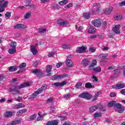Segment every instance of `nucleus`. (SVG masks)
<instances>
[{"mask_svg":"<svg viewBox=\"0 0 125 125\" xmlns=\"http://www.w3.org/2000/svg\"><path fill=\"white\" fill-rule=\"evenodd\" d=\"M29 85H31V83L30 82H26L18 86H15L14 88H10L9 91L10 92H12V94L13 95H16V94H18L20 92L19 89L27 87V86H29Z\"/></svg>","mask_w":125,"mask_h":125,"instance_id":"f257e3e1","label":"nucleus"},{"mask_svg":"<svg viewBox=\"0 0 125 125\" xmlns=\"http://www.w3.org/2000/svg\"><path fill=\"white\" fill-rule=\"evenodd\" d=\"M47 88V85H44L39 88L38 91H36L35 92L33 93L31 96L29 97V99H34L38 96V94H41L42 91L45 90Z\"/></svg>","mask_w":125,"mask_h":125,"instance_id":"f03ea898","label":"nucleus"},{"mask_svg":"<svg viewBox=\"0 0 125 125\" xmlns=\"http://www.w3.org/2000/svg\"><path fill=\"white\" fill-rule=\"evenodd\" d=\"M31 73H32V74H34V75H35V76H37V77H38L39 78H42V76H43V74H44L43 73V71L38 69L33 70L32 71H31Z\"/></svg>","mask_w":125,"mask_h":125,"instance_id":"7ed1b4c3","label":"nucleus"},{"mask_svg":"<svg viewBox=\"0 0 125 125\" xmlns=\"http://www.w3.org/2000/svg\"><path fill=\"white\" fill-rule=\"evenodd\" d=\"M102 22V20L97 19L93 20L91 21V23L94 26V27H96L97 28H99L100 26H101V22Z\"/></svg>","mask_w":125,"mask_h":125,"instance_id":"20e7f679","label":"nucleus"},{"mask_svg":"<svg viewBox=\"0 0 125 125\" xmlns=\"http://www.w3.org/2000/svg\"><path fill=\"white\" fill-rule=\"evenodd\" d=\"M68 74H64L62 75H53L51 77V79L52 81H55L56 80H58L59 79H63V78H67Z\"/></svg>","mask_w":125,"mask_h":125,"instance_id":"39448f33","label":"nucleus"},{"mask_svg":"<svg viewBox=\"0 0 125 125\" xmlns=\"http://www.w3.org/2000/svg\"><path fill=\"white\" fill-rule=\"evenodd\" d=\"M79 97L86 99L87 100H90V99H91V95L88 93H83L79 95Z\"/></svg>","mask_w":125,"mask_h":125,"instance_id":"423d86ee","label":"nucleus"},{"mask_svg":"<svg viewBox=\"0 0 125 125\" xmlns=\"http://www.w3.org/2000/svg\"><path fill=\"white\" fill-rule=\"evenodd\" d=\"M116 108V111L118 112V113H123L125 110V107L120 104H117Z\"/></svg>","mask_w":125,"mask_h":125,"instance_id":"0eeeda50","label":"nucleus"},{"mask_svg":"<svg viewBox=\"0 0 125 125\" xmlns=\"http://www.w3.org/2000/svg\"><path fill=\"white\" fill-rule=\"evenodd\" d=\"M7 4H8V2L7 1H5V0H0V8H5L7 7Z\"/></svg>","mask_w":125,"mask_h":125,"instance_id":"6e6552de","label":"nucleus"},{"mask_svg":"<svg viewBox=\"0 0 125 125\" xmlns=\"http://www.w3.org/2000/svg\"><path fill=\"white\" fill-rule=\"evenodd\" d=\"M66 83H67L66 81H63L62 83L56 82L53 83V85H54L56 87H61L64 86Z\"/></svg>","mask_w":125,"mask_h":125,"instance_id":"1a4fd4ad","label":"nucleus"},{"mask_svg":"<svg viewBox=\"0 0 125 125\" xmlns=\"http://www.w3.org/2000/svg\"><path fill=\"white\" fill-rule=\"evenodd\" d=\"M26 63L23 62L20 65L19 68H20V70L18 71V73H22V72H24V71H26Z\"/></svg>","mask_w":125,"mask_h":125,"instance_id":"9d476101","label":"nucleus"},{"mask_svg":"<svg viewBox=\"0 0 125 125\" xmlns=\"http://www.w3.org/2000/svg\"><path fill=\"white\" fill-rule=\"evenodd\" d=\"M85 52V47L81 46L77 48L76 52L77 53H83Z\"/></svg>","mask_w":125,"mask_h":125,"instance_id":"9b49d317","label":"nucleus"},{"mask_svg":"<svg viewBox=\"0 0 125 125\" xmlns=\"http://www.w3.org/2000/svg\"><path fill=\"white\" fill-rule=\"evenodd\" d=\"M27 26L23 24H17L14 26V29H26Z\"/></svg>","mask_w":125,"mask_h":125,"instance_id":"f8f14e48","label":"nucleus"},{"mask_svg":"<svg viewBox=\"0 0 125 125\" xmlns=\"http://www.w3.org/2000/svg\"><path fill=\"white\" fill-rule=\"evenodd\" d=\"M125 87V85L122 83L117 84L113 86V88L115 89H121Z\"/></svg>","mask_w":125,"mask_h":125,"instance_id":"ddd939ff","label":"nucleus"},{"mask_svg":"<svg viewBox=\"0 0 125 125\" xmlns=\"http://www.w3.org/2000/svg\"><path fill=\"white\" fill-rule=\"evenodd\" d=\"M66 66L69 68H72V67H73L74 66V63H73V61L68 58L66 59Z\"/></svg>","mask_w":125,"mask_h":125,"instance_id":"4468645a","label":"nucleus"},{"mask_svg":"<svg viewBox=\"0 0 125 125\" xmlns=\"http://www.w3.org/2000/svg\"><path fill=\"white\" fill-rule=\"evenodd\" d=\"M98 105H93L89 108V112L90 114H92L93 112H95L96 110H98Z\"/></svg>","mask_w":125,"mask_h":125,"instance_id":"2eb2a0df","label":"nucleus"},{"mask_svg":"<svg viewBox=\"0 0 125 125\" xmlns=\"http://www.w3.org/2000/svg\"><path fill=\"white\" fill-rule=\"evenodd\" d=\"M120 25H116L115 26L113 27V32H114V33L117 35L120 34V33H121V31H120Z\"/></svg>","mask_w":125,"mask_h":125,"instance_id":"dca6fc26","label":"nucleus"},{"mask_svg":"<svg viewBox=\"0 0 125 125\" xmlns=\"http://www.w3.org/2000/svg\"><path fill=\"white\" fill-rule=\"evenodd\" d=\"M57 23L60 25V26H65V25H68V21H63L62 20H58Z\"/></svg>","mask_w":125,"mask_h":125,"instance_id":"f3484780","label":"nucleus"},{"mask_svg":"<svg viewBox=\"0 0 125 125\" xmlns=\"http://www.w3.org/2000/svg\"><path fill=\"white\" fill-rule=\"evenodd\" d=\"M42 114V112L41 111H39L38 113L39 117H37V121H42V120H43V117L44 116H46V113H44V114L41 115Z\"/></svg>","mask_w":125,"mask_h":125,"instance_id":"a211bd4d","label":"nucleus"},{"mask_svg":"<svg viewBox=\"0 0 125 125\" xmlns=\"http://www.w3.org/2000/svg\"><path fill=\"white\" fill-rule=\"evenodd\" d=\"M25 107V105L23 104L22 103H19L17 104H16L14 106V109H20L21 108H24Z\"/></svg>","mask_w":125,"mask_h":125,"instance_id":"6ab92c4d","label":"nucleus"},{"mask_svg":"<svg viewBox=\"0 0 125 125\" xmlns=\"http://www.w3.org/2000/svg\"><path fill=\"white\" fill-rule=\"evenodd\" d=\"M30 50L34 55H36V54L38 53V50H37V48L33 45L31 46Z\"/></svg>","mask_w":125,"mask_h":125,"instance_id":"aec40b11","label":"nucleus"},{"mask_svg":"<svg viewBox=\"0 0 125 125\" xmlns=\"http://www.w3.org/2000/svg\"><path fill=\"white\" fill-rule=\"evenodd\" d=\"M12 115H13V113L11 111H7L4 114V116L5 118H10V117H12Z\"/></svg>","mask_w":125,"mask_h":125,"instance_id":"412c9836","label":"nucleus"},{"mask_svg":"<svg viewBox=\"0 0 125 125\" xmlns=\"http://www.w3.org/2000/svg\"><path fill=\"white\" fill-rule=\"evenodd\" d=\"M117 104H118L116 103V101H113L112 102H109L107 106L108 107H113V106H114V107H116Z\"/></svg>","mask_w":125,"mask_h":125,"instance_id":"4be33fe9","label":"nucleus"},{"mask_svg":"<svg viewBox=\"0 0 125 125\" xmlns=\"http://www.w3.org/2000/svg\"><path fill=\"white\" fill-rule=\"evenodd\" d=\"M112 11H113V7H110L109 8H106L105 10L104 13H105V14L109 15L110 14V13H111V12H112Z\"/></svg>","mask_w":125,"mask_h":125,"instance_id":"5701e85b","label":"nucleus"},{"mask_svg":"<svg viewBox=\"0 0 125 125\" xmlns=\"http://www.w3.org/2000/svg\"><path fill=\"white\" fill-rule=\"evenodd\" d=\"M58 124V122L57 120H54L53 121H49L47 123L46 125H57Z\"/></svg>","mask_w":125,"mask_h":125,"instance_id":"b1692460","label":"nucleus"},{"mask_svg":"<svg viewBox=\"0 0 125 125\" xmlns=\"http://www.w3.org/2000/svg\"><path fill=\"white\" fill-rule=\"evenodd\" d=\"M88 60L86 59H84L83 60H82V62H81V64L82 65H83V66H84L85 67L87 66V65H88Z\"/></svg>","mask_w":125,"mask_h":125,"instance_id":"393cba45","label":"nucleus"},{"mask_svg":"<svg viewBox=\"0 0 125 125\" xmlns=\"http://www.w3.org/2000/svg\"><path fill=\"white\" fill-rule=\"evenodd\" d=\"M18 68V66L17 65L12 66L9 68V70L10 71V72H15Z\"/></svg>","mask_w":125,"mask_h":125,"instance_id":"a878e982","label":"nucleus"},{"mask_svg":"<svg viewBox=\"0 0 125 125\" xmlns=\"http://www.w3.org/2000/svg\"><path fill=\"white\" fill-rule=\"evenodd\" d=\"M8 51L10 54H14V53H15V52H16V48H9Z\"/></svg>","mask_w":125,"mask_h":125,"instance_id":"bb28decb","label":"nucleus"},{"mask_svg":"<svg viewBox=\"0 0 125 125\" xmlns=\"http://www.w3.org/2000/svg\"><path fill=\"white\" fill-rule=\"evenodd\" d=\"M94 72L96 73H100L101 72V67L100 66H97L93 68Z\"/></svg>","mask_w":125,"mask_h":125,"instance_id":"cd10ccee","label":"nucleus"},{"mask_svg":"<svg viewBox=\"0 0 125 125\" xmlns=\"http://www.w3.org/2000/svg\"><path fill=\"white\" fill-rule=\"evenodd\" d=\"M27 112V109H23L22 110H19L18 112H17V116H20L21 114H24V113H26Z\"/></svg>","mask_w":125,"mask_h":125,"instance_id":"c85d7f7f","label":"nucleus"},{"mask_svg":"<svg viewBox=\"0 0 125 125\" xmlns=\"http://www.w3.org/2000/svg\"><path fill=\"white\" fill-rule=\"evenodd\" d=\"M91 81L93 83H97V82H98V79H97V78L95 76H92Z\"/></svg>","mask_w":125,"mask_h":125,"instance_id":"c756f323","label":"nucleus"},{"mask_svg":"<svg viewBox=\"0 0 125 125\" xmlns=\"http://www.w3.org/2000/svg\"><path fill=\"white\" fill-rule=\"evenodd\" d=\"M85 87L86 88H92V87H94V86H92V84L89 83H87L85 84Z\"/></svg>","mask_w":125,"mask_h":125,"instance_id":"7c9ffc66","label":"nucleus"},{"mask_svg":"<svg viewBox=\"0 0 125 125\" xmlns=\"http://www.w3.org/2000/svg\"><path fill=\"white\" fill-rule=\"evenodd\" d=\"M62 48H64V49H68V48H71L72 46L69 44H62Z\"/></svg>","mask_w":125,"mask_h":125,"instance_id":"2f4dec72","label":"nucleus"},{"mask_svg":"<svg viewBox=\"0 0 125 125\" xmlns=\"http://www.w3.org/2000/svg\"><path fill=\"white\" fill-rule=\"evenodd\" d=\"M46 67L47 68L46 69V72L47 73H50V72L51 71V69H52V65H47Z\"/></svg>","mask_w":125,"mask_h":125,"instance_id":"473e14b6","label":"nucleus"},{"mask_svg":"<svg viewBox=\"0 0 125 125\" xmlns=\"http://www.w3.org/2000/svg\"><path fill=\"white\" fill-rule=\"evenodd\" d=\"M36 118H37V114H33L32 115H31L28 119L30 120V121H34V120H35L36 119Z\"/></svg>","mask_w":125,"mask_h":125,"instance_id":"72a5a7b5","label":"nucleus"},{"mask_svg":"<svg viewBox=\"0 0 125 125\" xmlns=\"http://www.w3.org/2000/svg\"><path fill=\"white\" fill-rule=\"evenodd\" d=\"M10 45L12 48H16V46H17V42H11Z\"/></svg>","mask_w":125,"mask_h":125,"instance_id":"f704fd0d","label":"nucleus"},{"mask_svg":"<svg viewBox=\"0 0 125 125\" xmlns=\"http://www.w3.org/2000/svg\"><path fill=\"white\" fill-rule=\"evenodd\" d=\"M11 16V13L9 12H7L5 15V18L6 19H9Z\"/></svg>","mask_w":125,"mask_h":125,"instance_id":"c9c22d12","label":"nucleus"},{"mask_svg":"<svg viewBox=\"0 0 125 125\" xmlns=\"http://www.w3.org/2000/svg\"><path fill=\"white\" fill-rule=\"evenodd\" d=\"M96 64H97V61L94 60L92 62V63L89 66V68H90V67H94V66L96 65Z\"/></svg>","mask_w":125,"mask_h":125,"instance_id":"e433bc0d","label":"nucleus"},{"mask_svg":"<svg viewBox=\"0 0 125 125\" xmlns=\"http://www.w3.org/2000/svg\"><path fill=\"white\" fill-rule=\"evenodd\" d=\"M88 33H89V34H92L93 33H95V29H94V28L93 27H90L88 29Z\"/></svg>","mask_w":125,"mask_h":125,"instance_id":"4c0bfd02","label":"nucleus"},{"mask_svg":"<svg viewBox=\"0 0 125 125\" xmlns=\"http://www.w3.org/2000/svg\"><path fill=\"white\" fill-rule=\"evenodd\" d=\"M82 84H83V83H82V82H79L76 84L75 87L77 88V89H79L81 88V87H82Z\"/></svg>","mask_w":125,"mask_h":125,"instance_id":"58836bf2","label":"nucleus"},{"mask_svg":"<svg viewBox=\"0 0 125 125\" xmlns=\"http://www.w3.org/2000/svg\"><path fill=\"white\" fill-rule=\"evenodd\" d=\"M108 56V54H101L99 55L100 58L101 59H104V58H106Z\"/></svg>","mask_w":125,"mask_h":125,"instance_id":"ea45409f","label":"nucleus"},{"mask_svg":"<svg viewBox=\"0 0 125 125\" xmlns=\"http://www.w3.org/2000/svg\"><path fill=\"white\" fill-rule=\"evenodd\" d=\"M20 123V120H15L13 122H12L10 124L11 125H18V124Z\"/></svg>","mask_w":125,"mask_h":125,"instance_id":"a19ab883","label":"nucleus"},{"mask_svg":"<svg viewBox=\"0 0 125 125\" xmlns=\"http://www.w3.org/2000/svg\"><path fill=\"white\" fill-rule=\"evenodd\" d=\"M39 33H41L42 34H43L44 33H45L46 32V29H43V28H39Z\"/></svg>","mask_w":125,"mask_h":125,"instance_id":"79ce46f5","label":"nucleus"},{"mask_svg":"<svg viewBox=\"0 0 125 125\" xmlns=\"http://www.w3.org/2000/svg\"><path fill=\"white\" fill-rule=\"evenodd\" d=\"M31 17V13L27 12L24 15V18L25 19H28Z\"/></svg>","mask_w":125,"mask_h":125,"instance_id":"37998d69","label":"nucleus"},{"mask_svg":"<svg viewBox=\"0 0 125 125\" xmlns=\"http://www.w3.org/2000/svg\"><path fill=\"white\" fill-rule=\"evenodd\" d=\"M123 17L121 15H118L114 17L115 20H122Z\"/></svg>","mask_w":125,"mask_h":125,"instance_id":"c03bdc74","label":"nucleus"},{"mask_svg":"<svg viewBox=\"0 0 125 125\" xmlns=\"http://www.w3.org/2000/svg\"><path fill=\"white\" fill-rule=\"evenodd\" d=\"M99 117H101V113L96 112L94 114V118H99Z\"/></svg>","mask_w":125,"mask_h":125,"instance_id":"a18cd8bd","label":"nucleus"},{"mask_svg":"<svg viewBox=\"0 0 125 125\" xmlns=\"http://www.w3.org/2000/svg\"><path fill=\"white\" fill-rule=\"evenodd\" d=\"M101 25L104 28H105L107 26V21L102 20Z\"/></svg>","mask_w":125,"mask_h":125,"instance_id":"49530a36","label":"nucleus"},{"mask_svg":"<svg viewBox=\"0 0 125 125\" xmlns=\"http://www.w3.org/2000/svg\"><path fill=\"white\" fill-rule=\"evenodd\" d=\"M83 16L85 19H88L90 17V14L88 13H84Z\"/></svg>","mask_w":125,"mask_h":125,"instance_id":"de8ad7c7","label":"nucleus"},{"mask_svg":"<svg viewBox=\"0 0 125 125\" xmlns=\"http://www.w3.org/2000/svg\"><path fill=\"white\" fill-rule=\"evenodd\" d=\"M39 63H40V61H36V62L33 64V67H38V64H39Z\"/></svg>","mask_w":125,"mask_h":125,"instance_id":"09e8293b","label":"nucleus"},{"mask_svg":"<svg viewBox=\"0 0 125 125\" xmlns=\"http://www.w3.org/2000/svg\"><path fill=\"white\" fill-rule=\"evenodd\" d=\"M53 99L52 98H50L48 99V100L47 101L46 103H47L48 104H49V103L50 104H52V101H53Z\"/></svg>","mask_w":125,"mask_h":125,"instance_id":"8fccbe9b","label":"nucleus"},{"mask_svg":"<svg viewBox=\"0 0 125 125\" xmlns=\"http://www.w3.org/2000/svg\"><path fill=\"white\" fill-rule=\"evenodd\" d=\"M72 6H73V4L70 3L65 6V8H70V7H72Z\"/></svg>","mask_w":125,"mask_h":125,"instance_id":"3c124183","label":"nucleus"},{"mask_svg":"<svg viewBox=\"0 0 125 125\" xmlns=\"http://www.w3.org/2000/svg\"><path fill=\"white\" fill-rule=\"evenodd\" d=\"M63 65V63L62 62H59L57 63L56 67L57 68H60Z\"/></svg>","mask_w":125,"mask_h":125,"instance_id":"603ef678","label":"nucleus"},{"mask_svg":"<svg viewBox=\"0 0 125 125\" xmlns=\"http://www.w3.org/2000/svg\"><path fill=\"white\" fill-rule=\"evenodd\" d=\"M15 99L16 101H18V102H20V101H21V100L22 99V97L19 96L18 99L17 98H15Z\"/></svg>","mask_w":125,"mask_h":125,"instance_id":"864d4df0","label":"nucleus"},{"mask_svg":"<svg viewBox=\"0 0 125 125\" xmlns=\"http://www.w3.org/2000/svg\"><path fill=\"white\" fill-rule=\"evenodd\" d=\"M116 95V93L115 92H111L109 94V96H110L111 97H115Z\"/></svg>","mask_w":125,"mask_h":125,"instance_id":"5fc2aeb1","label":"nucleus"},{"mask_svg":"<svg viewBox=\"0 0 125 125\" xmlns=\"http://www.w3.org/2000/svg\"><path fill=\"white\" fill-rule=\"evenodd\" d=\"M98 97H97V96L96 95H95L94 96V97H93V99H92V101L93 102H95V101H96V100H97V98H98Z\"/></svg>","mask_w":125,"mask_h":125,"instance_id":"6e6d98bb","label":"nucleus"},{"mask_svg":"<svg viewBox=\"0 0 125 125\" xmlns=\"http://www.w3.org/2000/svg\"><path fill=\"white\" fill-rule=\"evenodd\" d=\"M54 55H55V53L51 52L48 55V57H52V56H54Z\"/></svg>","mask_w":125,"mask_h":125,"instance_id":"4d7b16f0","label":"nucleus"},{"mask_svg":"<svg viewBox=\"0 0 125 125\" xmlns=\"http://www.w3.org/2000/svg\"><path fill=\"white\" fill-rule=\"evenodd\" d=\"M70 96H71L70 94H67L64 95V98H66V99H69V98H70Z\"/></svg>","mask_w":125,"mask_h":125,"instance_id":"13d9d810","label":"nucleus"},{"mask_svg":"<svg viewBox=\"0 0 125 125\" xmlns=\"http://www.w3.org/2000/svg\"><path fill=\"white\" fill-rule=\"evenodd\" d=\"M119 5L120 6H124L125 5V1H123L120 3H119Z\"/></svg>","mask_w":125,"mask_h":125,"instance_id":"bf43d9fd","label":"nucleus"},{"mask_svg":"<svg viewBox=\"0 0 125 125\" xmlns=\"http://www.w3.org/2000/svg\"><path fill=\"white\" fill-rule=\"evenodd\" d=\"M83 26H81L78 28V31H79V32H82V31H83Z\"/></svg>","mask_w":125,"mask_h":125,"instance_id":"052dcab7","label":"nucleus"},{"mask_svg":"<svg viewBox=\"0 0 125 125\" xmlns=\"http://www.w3.org/2000/svg\"><path fill=\"white\" fill-rule=\"evenodd\" d=\"M51 113H54L55 112V108L54 107H51L50 109Z\"/></svg>","mask_w":125,"mask_h":125,"instance_id":"680f3d73","label":"nucleus"},{"mask_svg":"<svg viewBox=\"0 0 125 125\" xmlns=\"http://www.w3.org/2000/svg\"><path fill=\"white\" fill-rule=\"evenodd\" d=\"M89 51H91V52H94L95 51V49L92 47H90L89 48Z\"/></svg>","mask_w":125,"mask_h":125,"instance_id":"e2e57ef3","label":"nucleus"},{"mask_svg":"<svg viewBox=\"0 0 125 125\" xmlns=\"http://www.w3.org/2000/svg\"><path fill=\"white\" fill-rule=\"evenodd\" d=\"M114 69H115V67L114 66H109L107 68V70H114Z\"/></svg>","mask_w":125,"mask_h":125,"instance_id":"0e129e2a","label":"nucleus"},{"mask_svg":"<svg viewBox=\"0 0 125 125\" xmlns=\"http://www.w3.org/2000/svg\"><path fill=\"white\" fill-rule=\"evenodd\" d=\"M62 1L63 2V5H65V4H67V3H68V0H63Z\"/></svg>","mask_w":125,"mask_h":125,"instance_id":"69168bd1","label":"nucleus"},{"mask_svg":"<svg viewBox=\"0 0 125 125\" xmlns=\"http://www.w3.org/2000/svg\"><path fill=\"white\" fill-rule=\"evenodd\" d=\"M121 93L122 94H123V95H125V89H122L121 91H120Z\"/></svg>","mask_w":125,"mask_h":125,"instance_id":"338daca9","label":"nucleus"},{"mask_svg":"<svg viewBox=\"0 0 125 125\" xmlns=\"http://www.w3.org/2000/svg\"><path fill=\"white\" fill-rule=\"evenodd\" d=\"M62 125H72V124L69 123L68 122H65L62 124Z\"/></svg>","mask_w":125,"mask_h":125,"instance_id":"774afa93","label":"nucleus"}]
</instances>
